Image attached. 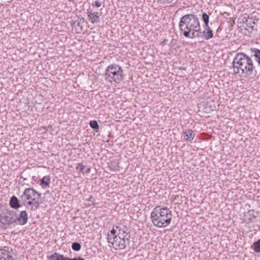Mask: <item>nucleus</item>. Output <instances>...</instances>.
Here are the masks:
<instances>
[{
    "label": "nucleus",
    "instance_id": "6",
    "mask_svg": "<svg viewBox=\"0 0 260 260\" xmlns=\"http://www.w3.org/2000/svg\"><path fill=\"white\" fill-rule=\"evenodd\" d=\"M13 210L8 209L3 210L0 214V227L2 229H7L15 223V214Z\"/></svg>",
    "mask_w": 260,
    "mask_h": 260
},
{
    "label": "nucleus",
    "instance_id": "26",
    "mask_svg": "<svg viewBox=\"0 0 260 260\" xmlns=\"http://www.w3.org/2000/svg\"><path fill=\"white\" fill-rule=\"evenodd\" d=\"M69 260H84V259L82 257H74L73 258L69 257Z\"/></svg>",
    "mask_w": 260,
    "mask_h": 260
},
{
    "label": "nucleus",
    "instance_id": "12",
    "mask_svg": "<svg viewBox=\"0 0 260 260\" xmlns=\"http://www.w3.org/2000/svg\"><path fill=\"white\" fill-rule=\"evenodd\" d=\"M204 30L200 34V37L206 40H208L213 37V32L211 28L208 26L207 27L204 26Z\"/></svg>",
    "mask_w": 260,
    "mask_h": 260
},
{
    "label": "nucleus",
    "instance_id": "19",
    "mask_svg": "<svg viewBox=\"0 0 260 260\" xmlns=\"http://www.w3.org/2000/svg\"><path fill=\"white\" fill-rule=\"evenodd\" d=\"M202 20L204 22V26L207 27L209 26V16L206 13L204 12L202 13Z\"/></svg>",
    "mask_w": 260,
    "mask_h": 260
},
{
    "label": "nucleus",
    "instance_id": "13",
    "mask_svg": "<svg viewBox=\"0 0 260 260\" xmlns=\"http://www.w3.org/2000/svg\"><path fill=\"white\" fill-rule=\"evenodd\" d=\"M182 135L184 137V140L191 142L195 137L196 133L191 129H188L184 131Z\"/></svg>",
    "mask_w": 260,
    "mask_h": 260
},
{
    "label": "nucleus",
    "instance_id": "16",
    "mask_svg": "<svg viewBox=\"0 0 260 260\" xmlns=\"http://www.w3.org/2000/svg\"><path fill=\"white\" fill-rule=\"evenodd\" d=\"M252 53L251 56H254L255 60L258 62V64H260V50L257 48H251L250 49Z\"/></svg>",
    "mask_w": 260,
    "mask_h": 260
},
{
    "label": "nucleus",
    "instance_id": "22",
    "mask_svg": "<svg viewBox=\"0 0 260 260\" xmlns=\"http://www.w3.org/2000/svg\"><path fill=\"white\" fill-rule=\"evenodd\" d=\"M72 248L75 251H79L81 248V245L78 242H73L72 244Z\"/></svg>",
    "mask_w": 260,
    "mask_h": 260
},
{
    "label": "nucleus",
    "instance_id": "4",
    "mask_svg": "<svg viewBox=\"0 0 260 260\" xmlns=\"http://www.w3.org/2000/svg\"><path fill=\"white\" fill-rule=\"evenodd\" d=\"M41 198V193L33 188H26L21 196L24 205L31 211H35L39 208Z\"/></svg>",
    "mask_w": 260,
    "mask_h": 260
},
{
    "label": "nucleus",
    "instance_id": "25",
    "mask_svg": "<svg viewBox=\"0 0 260 260\" xmlns=\"http://www.w3.org/2000/svg\"><path fill=\"white\" fill-rule=\"evenodd\" d=\"M102 5V3L101 2H100V1H96L95 2V4H94V6L97 7V8H99V7H100Z\"/></svg>",
    "mask_w": 260,
    "mask_h": 260
},
{
    "label": "nucleus",
    "instance_id": "17",
    "mask_svg": "<svg viewBox=\"0 0 260 260\" xmlns=\"http://www.w3.org/2000/svg\"><path fill=\"white\" fill-rule=\"evenodd\" d=\"M50 183V178L49 176H44L40 181V185L43 188L47 187Z\"/></svg>",
    "mask_w": 260,
    "mask_h": 260
},
{
    "label": "nucleus",
    "instance_id": "2",
    "mask_svg": "<svg viewBox=\"0 0 260 260\" xmlns=\"http://www.w3.org/2000/svg\"><path fill=\"white\" fill-rule=\"evenodd\" d=\"M233 72L240 77H247L253 74L254 69L253 61L249 56L244 53H238L232 62Z\"/></svg>",
    "mask_w": 260,
    "mask_h": 260
},
{
    "label": "nucleus",
    "instance_id": "9",
    "mask_svg": "<svg viewBox=\"0 0 260 260\" xmlns=\"http://www.w3.org/2000/svg\"><path fill=\"white\" fill-rule=\"evenodd\" d=\"M28 221V214L26 211H22L17 216L15 214V223L21 225H25Z\"/></svg>",
    "mask_w": 260,
    "mask_h": 260
},
{
    "label": "nucleus",
    "instance_id": "20",
    "mask_svg": "<svg viewBox=\"0 0 260 260\" xmlns=\"http://www.w3.org/2000/svg\"><path fill=\"white\" fill-rule=\"evenodd\" d=\"M90 127L95 131L97 132L99 129L98 123L95 120H91L89 122Z\"/></svg>",
    "mask_w": 260,
    "mask_h": 260
},
{
    "label": "nucleus",
    "instance_id": "18",
    "mask_svg": "<svg viewBox=\"0 0 260 260\" xmlns=\"http://www.w3.org/2000/svg\"><path fill=\"white\" fill-rule=\"evenodd\" d=\"M250 248L255 252L260 253V239L254 242L250 246Z\"/></svg>",
    "mask_w": 260,
    "mask_h": 260
},
{
    "label": "nucleus",
    "instance_id": "24",
    "mask_svg": "<svg viewBox=\"0 0 260 260\" xmlns=\"http://www.w3.org/2000/svg\"><path fill=\"white\" fill-rule=\"evenodd\" d=\"M161 4L168 5L172 3L173 0H157Z\"/></svg>",
    "mask_w": 260,
    "mask_h": 260
},
{
    "label": "nucleus",
    "instance_id": "3",
    "mask_svg": "<svg viewBox=\"0 0 260 260\" xmlns=\"http://www.w3.org/2000/svg\"><path fill=\"white\" fill-rule=\"evenodd\" d=\"M150 218L153 225L158 228H165L170 224L172 218L171 211L167 207H155L151 213Z\"/></svg>",
    "mask_w": 260,
    "mask_h": 260
},
{
    "label": "nucleus",
    "instance_id": "27",
    "mask_svg": "<svg viewBox=\"0 0 260 260\" xmlns=\"http://www.w3.org/2000/svg\"><path fill=\"white\" fill-rule=\"evenodd\" d=\"M90 171V169L89 168H87L86 170V173H89Z\"/></svg>",
    "mask_w": 260,
    "mask_h": 260
},
{
    "label": "nucleus",
    "instance_id": "8",
    "mask_svg": "<svg viewBox=\"0 0 260 260\" xmlns=\"http://www.w3.org/2000/svg\"><path fill=\"white\" fill-rule=\"evenodd\" d=\"M11 247L4 246L0 248V260H15Z\"/></svg>",
    "mask_w": 260,
    "mask_h": 260
},
{
    "label": "nucleus",
    "instance_id": "11",
    "mask_svg": "<svg viewBox=\"0 0 260 260\" xmlns=\"http://www.w3.org/2000/svg\"><path fill=\"white\" fill-rule=\"evenodd\" d=\"M87 14L89 20L92 23H96L100 21V14L98 12H93L90 10H88L87 11Z\"/></svg>",
    "mask_w": 260,
    "mask_h": 260
},
{
    "label": "nucleus",
    "instance_id": "23",
    "mask_svg": "<svg viewBox=\"0 0 260 260\" xmlns=\"http://www.w3.org/2000/svg\"><path fill=\"white\" fill-rule=\"evenodd\" d=\"M85 166L82 162L78 163L76 167V169L79 172H82Z\"/></svg>",
    "mask_w": 260,
    "mask_h": 260
},
{
    "label": "nucleus",
    "instance_id": "1",
    "mask_svg": "<svg viewBox=\"0 0 260 260\" xmlns=\"http://www.w3.org/2000/svg\"><path fill=\"white\" fill-rule=\"evenodd\" d=\"M181 32L186 38H200L201 29L199 18L196 15L187 14L182 16L179 23Z\"/></svg>",
    "mask_w": 260,
    "mask_h": 260
},
{
    "label": "nucleus",
    "instance_id": "15",
    "mask_svg": "<svg viewBox=\"0 0 260 260\" xmlns=\"http://www.w3.org/2000/svg\"><path fill=\"white\" fill-rule=\"evenodd\" d=\"M9 205L12 208L17 209L20 207L19 201L17 198L15 196H13L11 198Z\"/></svg>",
    "mask_w": 260,
    "mask_h": 260
},
{
    "label": "nucleus",
    "instance_id": "14",
    "mask_svg": "<svg viewBox=\"0 0 260 260\" xmlns=\"http://www.w3.org/2000/svg\"><path fill=\"white\" fill-rule=\"evenodd\" d=\"M49 260H69L68 257L64 256V255L61 254L56 252H54L52 255L48 256Z\"/></svg>",
    "mask_w": 260,
    "mask_h": 260
},
{
    "label": "nucleus",
    "instance_id": "21",
    "mask_svg": "<svg viewBox=\"0 0 260 260\" xmlns=\"http://www.w3.org/2000/svg\"><path fill=\"white\" fill-rule=\"evenodd\" d=\"M117 225H114L112 229L110 231V234H108V238H112L117 236Z\"/></svg>",
    "mask_w": 260,
    "mask_h": 260
},
{
    "label": "nucleus",
    "instance_id": "5",
    "mask_svg": "<svg viewBox=\"0 0 260 260\" xmlns=\"http://www.w3.org/2000/svg\"><path fill=\"white\" fill-rule=\"evenodd\" d=\"M104 76L107 82L118 84L123 80V70L119 65L113 63L107 67Z\"/></svg>",
    "mask_w": 260,
    "mask_h": 260
},
{
    "label": "nucleus",
    "instance_id": "10",
    "mask_svg": "<svg viewBox=\"0 0 260 260\" xmlns=\"http://www.w3.org/2000/svg\"><path fill=\"white\" fill-rule=\"evenodd\" d=\"M117 236L120 237H127V238L130 239V235L129 232H128L127 228L122 224H118L117 225Z\"/></svg>",
    "mask_w": 260,
    "mask_h": 260
},
{
    "label": "nucleus",
    "instance_id": "7",
    "mask_svg": "<svg viewBox=\"0 0 260 260\" xmlns=\"http://www.w3.org/2000/svg\"><path fill=\"white\" fill-rule=\"evenodd\" d=\"M109 243H110L112 246L115 249H124L127 244L129 243V239L127 237L114 236L112 238H108Z\"/></svg>",
    "mask_w": 260,
    "mask_h": 260
}]
</instances>
